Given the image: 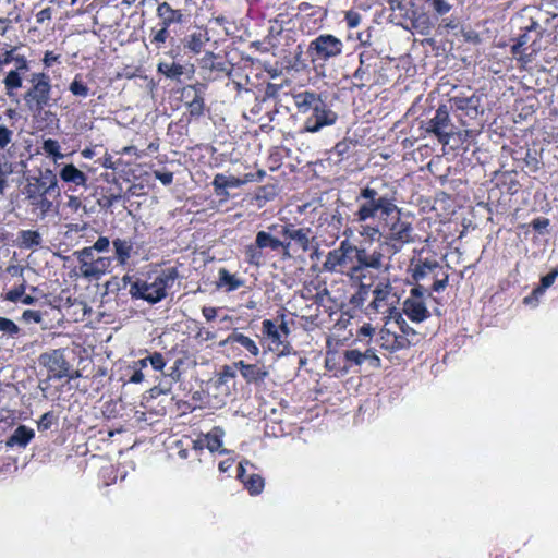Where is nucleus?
<instances>
[{
    "instance_id": "nucleus-1",
    "label": "nucleus",
    "mask_w": 558,
    "mask_h": 558,
    "mask_svg": "<svg viewBox=\"0 0 558 558\" xmlns=\"http://www.w3.org/2000/svg\"><path fill=\"white\" fill-rule=\"evenodd\" d=\"M357 222L383 223L385 240L380 244L390 255L399 253L405 244L414 242L412 223L402 218L397 206V190L384 179L371 180L355 198Z\"/></svg>"
},
{
    "instance_id": "nucleus-2",
    "label": "nucleus",
    "mask_w": 558,
    "mask_h": 558,
    "mask_svg": "<svg viewBox=\"0 0 558 558\" xmlns=\"http://www.w3.org/2000/svg\"><path fill=\"white\" fill-rule=\"evenodd\" d=\"M383 257L379 251L367 253L365 248L343 240L337 248L327 254L324 267L328 271L341 274L351 279H360L364 268L380 269Z\"/></svg>"
},
{
    "instance_id": "nucleus-3",
    "label": "nucleus",
    "mask_w": 558,
    "mask_h": 558,
    "mask_svg": "<svg viewBox=\"0 0 558 558\" xmlns=\"http://www.w3.org/2000/svg\"><path fill=\"white\" fill-rule=\"evenodd\" d=\"M178 277L177 268H166L155 278H149L150 280L136 279L131 284L129 293L132 299H141L149 304H156L167 296V290L173 286Z\"/></svg>"
},
{
    "instance_id": "nucleus-4",
    "label": "nucleus",
    "mask_w": 558,
    "mask_h": 558,
    "mask_svg": "<svg viewBox=\"0 0 558 558\" xmlns=\"http://www.w3.org/2000/svg\"><path fill=\"white\" fill-rule=\"evenodd\" d=\"M31 83L32 87L24 94V100L33 118L56 120L54 113L45 110L52 105L50 77L46 73H34Z\"/></svg>"
},
{
    "instance_id": "nucleus-5",
    "label": "nucleus",
    "mask_w": 558,
    "mask_h": 558,
    "mask_svg": "<svg viewBox=\"0 0 558 558\" xmlns=\"http://www.w3.org/2000/svg\"><path fill=\"white\" fill-rule=\"evenodd\" d=\"M343 43L331 34H322L308 45V53L313 60L328 61L342 53Z\"/></svg>"
},
{
    "instance_id": "nucleus-6",
    "label": "nucleus",
    "mask_w": 558,
    "mask_h": 558,
    "mask_svg": "<svg viewBox=\"0 0 558 558\" xmlns=\"http://www.w3.org/2000/svg\"><path fill=\"white\" fill-rule=\"evenodd\" d=\"M338 121V113L333 111L328 104L323 100L306 117L303 131L307 133H318L326 126L335 125Z\"/></svg>"
},
{
    "instance_id": "nucleus-7",
    "label": "nucleus",
    "mask_w": 558,
    "mask_h": 558,
    "mask_svg": "<svg viewBox=\"0 0 558 558\" xmlns=\"http://www.w3.org/2000/svg\"><path fill=\"white\" fill-rule=\"evenodd\" d=\"M374 299L369 303V307L375 312H389L390 316L397 311L395 307L396 293L388 279L380 280L373 290Z\"/></svg>"
},
{
    "instance_id": "nucleus-8",
    "label": "nucleus",
    "mask_w": 558,
    "mask_h": 558,
    "mask_svg": "<svg viewBox=\"0 0 558 558\" xmlns=\"http://www.w3.org/2000/svg\"><path fill=\"white\" fill-rule=\"evenodd\" d=\"M453 129L454 126L445 106H440L426 124V131L435 134L444 145L449 144L450 137L453 135Z\"/></svg>"
},
{
    "instance_id": "nucleus-9",
    "label": "nucleus",
    "mask_w": 558,
    "mask_h": 558,
    "mask_svg": "<svg viewBox=\"0 0 558 558\" xmlns=\"http://www.w3.org/2000/svg\"><path fill=\"white\" fill-rule=\"evenodd\" d=\"M39 363L52 374L53 378L61 379L69 375L70 365L62 350H52L40 354Z\"/></svg>"
},
{
    "instance_id": "nucleus-10",
    "label": "nucleus",
    "mask_w": 558,
    "mask_h": 558,
    "mask_svg": "<svg viewBox=\"0 0 558 558\" xmlns=\"http://www.w3.org/2000/svg\"><path fill=\"white\" fill-rule=\"evenodd\" d=\"M279 233L289 239L288 242H294L302 252H308L315 239L311 228H296L293 223L281 226Z\"/></svg>"
},
{
    "instance_id": "nucleus-11",
    "label": "nucleus",
    "mask_w": 558,
    "mask_h": 558,
    "mask_svg": "<svg viewBox=\"0 0 558 558\" xmlns=\"http://www.w3.org/2000/svg\"><path fill=\"white\" fill-rule=\"evenodd\" d=\"M360 65L353 73L354 80L365 86L371 82L375 66L377 65V56L374 50H364L359 56Z\"/></svg>"
},
{
    "instance_id": "nucleus-12",
    "label": "nucleus",
    "mask_w": 558,
    "mask_h": 558,
    "mask_svg": "<svg viewBox=\"0 0 558 558\" xmlns=\"http://www.w3.org/2000/svg\"><path fill=\"white\" fill-rule=\"evenodd\" d=\"M482 96L473 94L471 96H454L450 99L451 107L461 111L470 119H476L483 110H480Z\"/></svg>"
},
{
    "instance_id": "nucleus-13",
    "label": "nucleus",
    "mask_w": 558,
    "mask_h": 558,
    "mask_svg": "<svg viewBox=\"0 0 558 558\" xmlns=\"http://www.w3.org/2000/svg\"><path fill=\"white\" fill-rule=\"evenodd\" d=\"M114 258L112 256H98L93 263L83 265L84 269L80 271L81 276L88 280H98L105 274L109 272Z\"/></svg>"
},
{
    "instance_id": "nucleus-14",
    "label": "nucleus",
    "mask_w": 558,
    "mask_h": 558,
    "mask_svg": "<svg viewBox=\"0 0 558 558\" xmlns=\"http://www.w3.org/2000/svg\"><path fill=\"white\" fill-rule=\"evenodd\" d=\"M51 195L52 194H45L26 197L31 207V211L37 217V219L44 220L50 214L58 213V207L53 204L52 201L49 199V196Z\"/></svg>"
},
{
    "instance_id": "nucleus-15",
    "label": "nucleus",
    "mask_w": 558,
    "mask_h": 558,
    "mask_svg": "<svg viewBox=\"0 0 558 558\" xmlns=\"http://www.w3.org/2000/svg\"><path fill=\"white\" fill-rule=\"evenodd\" d=\"M294 106L299 113L307 114L323 101L320 94L312 90H303L292 95Z\"/></svg>"
},
{
    "instance_id": "nucleus-16",
    "label": "nucleus",
    "mask_w": 558,
    "mask_h": 558,
    "mask_svg": "<svg viewBox=\"0 0 558 558\" xmlns=\"http://www.w3.org/2000/svg\"><path fill=\"white\" fill-rule=\"evenodd\" d=\"M256 243L262 250L269 248L270 251H282V255L284 257H291L290 254V247L292 246V243L281 241L277 238H275L270 232L268 231H258L255 236Z\"/></svg>"
},
{
    "instance_id": "nucleus-17",
    "label": "nucleus",
    "mask_w": 558,
    "mask_h": 558,
    "mask_svg": "<svg viewBox=\"0 0 558 558\" xmlns=\"http://www.w3.org/2000/svg\"><path fill=\"white\" fill-rule=\"evenodd\" d=\"M403 313L413 323H422L429 317V312L424 300L417 298H407L403 302Z\"/></svg>"
},
{
    "instance_id": "nucleus-18",
    "label": "nucleus",
    "mask_w": 558,
    "mask_h": 558,
    "mask_svg": "<svg viewBox=\"0 0 558 558\" xmlns=\"http://www.w3.org/2000/svg\"><path fill=\"white\" fill-rule=\"evenodd\" d=\"M262 331L270 340L272 344V347L270 348L271 350H281V352H286L289 350V341L283 337L279 328L272 320H263Z\"/></svg>"
},
{
    "instance_id": "nucleus-19",
    "label": "nucleus",
    "mask_w": 558,
    "mask_h": 558,
    "mask_svg": "<svg viewBox=\"0 0 558 558\" xmlns=\"http://www.w3.org/2000/svg\"><path fill=\"white\" fill-rule=\"evenodd\" d=\"M234 366L240 371L241 376L247 383H262L269 375L265 366L258 364H246L244 361L234 363Z\"/></svg>"
},
{
    "instance_id": "nucleus-20",
    "label": "nucleus",
    "mask_w": 558,
    "mask_h": 558,
    "mask_svg": "<svg viewBox=\"0 0 558 558\" xmlns=\"http://www.w3.org/2000/svg\"><path fill=\"white\" fill-rule=\"evenodd\" d=\"M245 182H246V180H241L235 177H227L222 173H218L215 175V178L213 180V186H214L217 195L222 196L223 198H227L229 196L227 189L239 187Z\"/></svg>"
},
{
    "instance_id": "nucleus-21",
    "label": "nucleus",
    "mask_w": 558,
    "mask_h": 558,
    "mask_svg": "<svg viewBox=\"0 0 558 558\" xmlns=\"http://www.w3.org/2000/svg\"><path fill=\"white\" fill-rule=\"evenodd\" d=\"M157 16L160 19L159 26L169 28L174 23L182 22V13L174 10L168 2H162L157 7Z\"/></svg>"
},
{
    "instance_id": "nucleus-22",
    "label": "nucleus",
    "mask_w": 558,
    "mask_h": 558,
    "mask_svg": "<svg viewBox=\"0 0 558 558\" xmlns=\"http://www.w3.org/2000/svg\"><path fill=\"white\" fill-rule=\"evenodd\" d=\"M112 245L114 248V256L112 257L117 259L119 265L124 266L131 258L134 243L130 239L117 238L112 241Z\"/></svg>"
},
{
    "instance_id": "nucleus-23",
    "label": "nucleus",
    "mask_w": 558,
    "mask_h": 558,
    "mask_svg": "<svg viewBox=\"0 0 558 558\" xmlns=\"http://www.w3.org/2000/svg\"><path fill=\"white\" fill-rule=\"evenodd\" d=\"M207 41H209L208 33L198 28L185 37L184 48L194 54H198Z\"/></svg>"
},
{
    "instance_id": "nucleus-24",
    "label": "nucleus",
    "mask_w": 558,
    "mask_h": 558,
    "mask_svg": "<svg viewBox=\"0 0 558 558\" xmlns=\"http://www.w3.org/2000/svg\"><path fill=\"white\" fill-rule=\"evenodd\" d=\"M558 276V270L553 269L547 275L542 277L541 279V286L533 290L532 294L529 296H525L523 302L525 304L536 305L538 298L544 294L546 289H548L553 283L555 282L556 278Z\"/></svg>"
},
{
    "instance_id": "nucleus-25",
    "label": "nucleus",
    "mask_w": 558,
    "mask_h": 558,
    "mask_svg": "<svg viewBox=\"0 0 558 558\" xmlns=\"http://www.w3.org/2000/svg\"><path fill=\"white\" fill-rule=\"evenodd\" d=\"M34 436H35V432L32 428H29L25 425H20L13 432V434L8 438L7 446H9V447L19 446V447L25 448L29 444V441L34 438Z\"/></svg>"
},
{
    "instance_id": "nucleus-26",
    "label": "nucleus",
    "mask_w": 558,
    "mask_h": 558,
    "mask_svg": "<svg viewBox=\"0 0 558 558\" xmlns=\"http://www.w3.org/2000/svg\"><path fill=\"white\" fill-rule=\"evenodd\" d=\"M238 477L252 495L259 494L264 488V480L260 475L252 474L247 478L245 477V469L242 463L238 468Z\"/></svg>"
},
{
    "instance_id": "nucleus-27",
    "label": "nucleus",
    "mask_w": 558,
    "mask_h": 558,
    "mask_svg": "<svg viewBox=\"0 0 558 558\" xmlns=\"http://www.w3.org/2000/svg\"><path fill=\"white\" fill-rule=\"evenodd\" d=\"M60 178L64 182L74 183L78 186H85L87 182L86 174L74 165H65L60 171Z\"/></svg>"
},
{
    "instance_id": "nucleus-28",
    "label": "nucleus",
    "mask_w": 558,
    "mask_h": 558,
    "mask_svg": "<svg viewBox=\"0 0 558 558\" xmlns=\"http://www.w3.org/2000/svg\"><path fill=\"white\" fill-rule=\"evenodd\" d=\"M225 430L216 426L210 432L205 434V445L210 452L226 453L227 450L222 448V438Z\"/></svg>"
},
{
    "instance_id": "nucleus-29",
    "label": "nucleus",
    "mask_w": 558,
    "mask_h": 558,
    "mask_svg": "<svg viewBox=\"0 0 558 558\" xmlns=\"http://www.w3.org/2000/svg\"><path fill=\"white\" fill-rule=\"evenodd\" d=\"M361 225L360 234L371 241V242H379L381 239L385 240V233L383 230V223L377 221H366Z\"/></svg>"
},
{
    "instance_id": "nucleus-30",
    "label": "nucleus",
    "mask_w": 558,
    "mask_h": 558,
    "mask_svg": "<svg viewBox=\"0 0 558 558\" xmlns=\"http://www.w3.org/2000/svg\"><path fill=\"white\" fill-rule=\"evenodd\" d=\"M38 180L43 183V185L46 187V191H49L51 194H54L56 196L60 195L59 189H58V178L57 174L49 168L46 169H39L38 174H36Z\"/></svg>"
},
{
    "instance_id": "nucleus-31",
    "label": "nucleus",
    "mask_w": 558,
    "mask_h": 558,
    "mask_svg": "<svg viewBox=\"0 0 558 558\" xmlns=\"http://www.w3.org/2000/svg\"><path fill=\"white\" fill-rule=\"evenodd\" d=\"M244 281L238 278L235 275L230 274L227 269L219 270V287H226V291H234L241 288Z\"/></svg>"
},
{
    "instance_id": "nucleus-32",
    "label": "nucleus",
    "mask_w": 558,
    "mask_h": 558,
    "mask_svg": "<svg viewBox=\"0 0 558 558\" xmlns=\"http://www.w3.org/2000/svg\"><path fill=\"white\" fill-rule=\"evenodd\" d=\"M23 193L25 197L51 194L49 191H46V187L36 175H29L26 178V184L24 186Z\"/></svg>"
},
{
    "instance_id": "nucleus-33",
    "label": "nucleus",
    "mask_w": 558,
    "mask_h": 558,
    "mask_svg": "<svg viewBox=\"0 0 558 558\" xmlns=\"http://www.w3.org/2000/svg\"><path fill=\"white\" fill-rule=\"evenodd\" d=\"M22 73L20 71L11 70L7 73L3 84L5 87V94L9 97L14 96L15 90L22 87Z\"/></svg>"
},
{
    "instance_id": "nucleus-34",
    "label": "nucleus",
    "mask_w": 558,
    "mask_h": 558,
    "mask_svg": "<svg viewBox=\"0 0 558 558\" xmlns=\"http://www.w3.org/2000/svg\"><path fill=\"white\" fill-rule=\"evenodd\" d=\"M439 268L440 266L437 262L426 259L415 265L412 277L414 280L420 281Z\"/></svg>"
},
{
    "instance_id": "nucleus-35",
    "label": "nucleus",
    "mask_w": 558,
    "mask_h": 558,
    "mask_svg": "<svg viewBox=\"0 0 558 558\" xmlns=\"http://www.w3.org/2000/svg\"><path fill=\"white\" fill-rule=\"evenodd\" d=\"M20 333L21 328L12 319L0 316V339H15Z\"/></svg>"
},
{
    "instance_id": "nucleus-36",
    "label": "nucleus",
    "mask_w": 558,
    "mask_h": 558,
    "mask_svg": "<svg viewBox=\"0 0 558 558\" xmlns=\"http://www.w3.org/2000/svg\"><path fill=\"white\" fill-rule=\"evenodd\" d=\"M19 239L21 240V246L24 248H33L41 244L40 233L34 230H22Z\"/></svg>"
},
{
    "instance_id": "nucleus-37",
    "label": "nucleus",
    "mask_w": 558,
    "mask_h": 558,
    "mask_svg": "<svg viewBox=\"0 0 558 558\" xmlns=\"http://www.w3.org/2000/svg\"><path fill=\"white\" fill-rule=\"evenodd\" d=\"M186 96H190V94H193V97L191 101L187 104V108L191 116L199 117L203 114L204 111V99L201 97L193 87H189L184 90Z\"/></svg>"
},
{
    "instance_id": "nucleus-38",
    "label": "nucleus",
    "mask_w": 558,
    "mask_h": 558,
    "mask_svg": "<svg viewBox=\"0 0 558 558\" xmlns=\"http://www.w3.org/2000/svg\"><path fill=\"white\" fill-rule=\"evenodd\" d=\"M245 259L254 266H260L264 263L263 250L256 242L245 247Z\"/></svg>"
},
{
    "instance_id": "nucleus-39",
    "label": "nucleus",
    "mask_w": 558,
    "mask_h": 558,
    "mask_svg": "<svg viewBox=\"0 0 558 558\" xmlns=\"http://www.w3.org/2000/svg\"><path fill=\"white\" fill-rule=\"evenodd\" d=\"M343 359L345 362L343 369L348 372L349 368L352 367L353 365H362L365 362V354H363V352L356 349L345 350L343 353Z\"/></svg>"
},
{
    "instance_id": "nucleus-40",
    "label": "nucleus",
    "mask_w": 558,
    "mask_h": 558,
    "mask_svg": "<svg viewBox=\"0 0 558 558\" xmlns=\"http://www.w3.org/2000/svg\"><path fill=\"white\" fill-rule=\"evenodd\" d=\"M412 343H413V339H410L403 335L397 336L396 333L392 332L391 343L381 342V347L391 352H395V351L403 350V349L410 347Z\"/></svg>"
},
{
    "instance_id": "nucleus-41",
    "label": "nucleus",
    "mask_w": 558,
    "mask_h": 558,
    "mask_svg": "<svg viewBox=\"0 0 558 558\" xmlns=\"http://www.w3.org/2000/svg\"><path fill=\"white\" fill-rule=\"evenodd\" d=\"M232 340H235V343L243 347L253 356H257L259 354V348L256 344V342L253 339H251L250 337L243 335L242 332H239L236 329H235V338H233Z\"/></svg>"
},
{
    "instance_id": "nucleus-42",
    "label": "nucleus",
    "mask_w": 558,
    "mask_h": 558,
    "mask_svg": "<svg viewBox=\"0 0 558 558\" xmlns=\"http://www.w3.org/2000/svg\"><path fill=\"white\" fill-rule=\"evenodd\" d=\"M43 149L46 154L53 157V161H58L64 158V155L60 151V145L58 141L47 138L43 142Z\"/></svg>"
},
{
    "instance_id": "nucleus-43",
    "label": "nucleus",
    "mask_w": 558,
    "mask_h": 558,
    "mask_svg": "<svg viewBox=\"0 0 558 558\" xmlns=\"http://www.w3.org/2000/svg\"><path fill=\"white\" fill-rule=\"evenodd\" d=\"M74 255L77 258L80 271L84 269L83 265H88V263H93L97 258L95 257V251L92 246L76 251L74 252Z\"/></svg>"
},
{
    "instance_id": "nucleus-44",
    "label": "nucleus",
    "mask_w": 558,
    "mask_h": 558,
    "mask_svg": "<svg viewBox=\"0 0 558 558\" xmlns=\"http://www.w3.org/2000/svg\"><path fill=\"white\" fill-rule=\"evenodd\" d=\"M158 71L169 78H179L183 74V66L177 63H160Z\"/></svg>"
},
{
    "instance_id": "nucleus-45",
    "label": "nucleus",
    "mask_w": 558,
    "mask_h": 558,
    "mask_svg": "<svg viewBox=\"0 0 558 558\" xmlns=\"http://www.w3.org/2000/svg\"><path fill=\"white\" fill-rule=\"evenodd\" d=\"M391 318H395V320H396L397 325L399 326L403 336H405L410 339H413L416 336V331L411 326L408 325L405 319L402 317L401 313L396 311L392 314Z\"/></svg>"
},
{
    "instance_id": "nucleus-46",
    "label": "nucleus",
    "mask_w": 558,
    "mask_h": 558,
    "mask_svg": "<svg viewBox=\"0 0 558 558\" xmlns=\"http://www.w3.org/2000/svg\"><path fill=\"white\" fill-rule=\"evenodd\" d=\"M524 31L534 34L532 46H535L543 38L544 35V28L534 20H531L530 24L524 26Z\"/></svg>"
},
{
    "instance_id": "nucleus-47",
    "label": "nucleus",
    "mask_w": 558,
    "mask_h": 558,
    "mask_svg": "<svg viewBox=\"0 0 558 558\" xmlns=\"http://www.w3.org/2000/svg\"><path fill=\"white\" fill-rule=\"evenodd\" d=\"M69 89L75 96L86 97L88 95V87L77 77L70 84Z\"/></svg>"
},
{
    "instance_id": "nucleus-48",
    "label": "nucleus",
    "mask_w": 558,
    "mask_h": 558,
    "mask_svg": "<svg viewBox=\"0 0 558 558\" xmlns=\"http://www.w3.org/2000/svg\"><path fill=\"white\" fill-rule=\"evenodd\" d=\"M13 141V131L8 126L0 125V149H5Z\"/></svg>"
},
{
    "instance_id": "nucleus-49",
    "label": "nucleus",
    "mask_w": 558,
    "mask_h": 558,
    "mask_svg": "<svg viewBox=\"0 0 558 558\" xmlns=\"http://www.w3.org/2000/svg\"><path fill=\"white\" fill-rule=\"evenodd\" d=\"M149 364L155 371H162L166 366V360L163 355L159 352H154L148 355Z\"/></svg>"
},
{
    "instance_id": "nucleus-50",
    "label": "nucleus",
    "mask_w": 558,
    "mask_h": 558,
    "mask_svg": "<svg viewBox=\"0 0 558 558\" xmlns=\"http://www.w3.org/2000/svg\"><path fill=\"white\" fill-rule=\"evenodd\" d=\"M151 43H155L157 45L166 43L169 32L167 27L160 26L159 29H151Z\"/></svg>"
},
{
    "instance_id": "nucleus-51",
    "label": "nucleus",
    "mask_w": 558,
    "mask_h": 558,
    "mask_svg": "<svg viewBox=\"0 0 558 558\" xmlns=\"http://www.w3.org/2000/svg\"><path fill=\"white\" fill-rule=\"evenodd\" d=\"M25 293V284L22 283L20 284L19 287L10 290L7 294H5V300L10 301V302H17V301H21L22 296L24 295Z\"/></svg>"
},
{
    "instance_id": "nucleus-52",
    "label": "nucleus",
    "mask_w": 558,
    "mask_h": 558,
    "mask_svg": "<svg viewBox=\"0 0 558 558\" xmlns=\"http://www.w3.org/2000/svg\"><path fill=\"white\" fill-rule=\"evenodd\" d=\"M344 21L350 28H355L361 23V15L359 12L350 10L345 12Z\"/></svg>"
},
{
    "instance_id": "nucleus-53",
    "label": "nucleus",
    "mask_w": 558,
    "mask_h": 558,
    "mask_svg": "<svg viewBox=\"0 0 558 558\" xmlns=\"http://www.w3.org/2000/svg\"><path fill=\"white\" fill-rule=\"evenodd\" d=\"M110 241L107 236H99L97 241L92 245V248L98 253H106L109 251Z\"/></svg>"
},
{
    "instance_id": "nucleus-54",
    "label": "nucleus",
    "mask_w": 558,
    "mask_h": 558,
    "mask_svg": "<svg viewBox=\"0 0 558 558\" xmlns=\"http://www.w3.org/2000/svg\"><path fill=\"white\" fill-rule=\"evenodd\" d=\"M52 420H53L52 412H47V413L43 414L40 420L37 423L38 429L39 430L49 429L51 427Z\"/></svg>"
},
{
    "instance_id": "nucleus-55",
    "label": "nucleus",
    "mask_w": 558,
    "mask_h": 558,
    "mask_svg": "<svg viewBox=\"0 0 558 558\" xmlns=\"http://www.w3.org/2000/svg\"><path fill=\"white\" fill-rule=\"evenodd\" d=\"M363 354H365V362H368L371 366H380V359L377 356L374 349H367L365 352H363Z\"/></svg>"
},
{
    "instance_id": "nucleus-56",
    "label": "nucleus",
    "mask_w": 558,
    "mask_h": 558,
    "mask_svg": "<svg viewBox=\"0 0 558 558\" xmlns=\"http://www.w3.org/2000/svg\"><path fill=\"white\" fill-rule=\"evenodd\" d=\"M195 338L199 341V342H207V341H211L216 338V333L208 330V329H205V328H199Z\"/></svg>"
},
{
    "instance_id": "nucleus-57",
    "label": "nucleus",
    "mask_w": 558,
    "mask_h": 558,
    "mask_svg": "<svg viewBox=\"0 0 558 558\" xmlns=\"http://www.w3.org/2000/svg\"><path fill=\"white\" fill-rule=\"evenodd\" d=\"M522 47L523 46H519V41L517 40V43L511 47V53L514 57H519L520 61L527 63L531 61V54L525 56L522 51Z\"/></svg>"
},
{
    "instance_id": "nucleus-58",
    "label": "nucleus",
    "mask_w": 558,
    "mask_h": 558,
    "mask_svg": "<svg viewBox=\"0 0 558 558\" xmlns=\"http://www.w3.org/2000/svg\"><path fill=\"white\" fill-rule=\"evenodd\" d=\"M13 61L16 62L15 71H20V73H22V74H24L28 71L29 66H28V62L25 59V57H22V56L16 57V58L13 57Z\"/></svg>"
},
{
    "instance_id": "nucleus-59",
    "label": "nucleus",
    "mask_w": 558,
    "mask_h": 558,
    "mask_svg": "<svg viewBox=\"0 0 558 558\" xmlns=\"http://www.w3.org/2000/svg\"><path fill=\"white\" fill-rule=\"evenodd\" d=\"M23 318L26 320V322H35V323H40L41 322V315L39 312L37 311H33V310H26L24 313H23Z\"/></svg>"
},
{
    "instance_id": "nucleus-60",
    "label": "nucleus",
    "mask_w": 558,
    "mask_h": 558,
    "mask_svg": "<svg viewBox=\"0 0 558 558\" xmlns=\"http://www.w3.org/2000/svg\"><path fill=\"white\" fill-rule=\"evenodd\" d=\"M52 11L50 8H45L36 14V22L43 24L45 21L51 20Z\"/></svg>"
},
{
    "instance_id": "nucleus-61",
    "label": "nucleus",
    "mask_w": 558,
    "mask_h": 558,
    "mask_svg": "<svg viewBox=\"0 0 558 558\" xmlns=\"http://www.w3.org/2000/svg\"><path fill=\"white\" fill-rule=\"evenodd\" d=\"M440 23L439 27H444L446 29H454L458 26V23L456 20L450 19L448 15L444 17H439Z\"/></svg>"
},
{
    "instance_id": "nucleus-62",
    "label": "nucleus",
    "mask_w": 558,
    "mask_h": 558,
    "mask_svg": "<svg viewBox=\"0 0 558 558\" xmlns=\"http://www.w3.org/2000/svg\"><path fill=\"white\" fill-rule=\"evenodd\" d=\"M156 178L163 184L169 185L173 181V173L172 172H156Z\"/></svg>"
},
{
    "instance_id": "nucleus-63",
    "label": "nucleus",
    "mask_w": 558,
    "mask_h": 558,
    "mask_svg": "<svg viewBox=\"0 0 558 558\" xmlns=\"http://www.w3.org/2000/svg\"><path fill=\"white\" fill-rule=\"evenodd\" d=\"M448 284V275H445L442 279H436L433 283V291L440 292L446 289Z\"/></svg>"
},
{
    "instance_id": "nucleus-64",
    "label": "nucleus",
    "mask_w": 558,
    "mask_h": 558,
    "mask_svg": "<svg viewBox=\"0 0 558 558\" xmlns=\"http://www.w3.org/2000/svg\"><path fill=\"white\" fill-rule=\"evenodd\" d=\"M66 206L72 209L73 211H77L78 208L82 206V202L77 196H69Z\"/></svg>"
}]
</instances>
